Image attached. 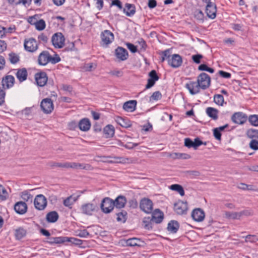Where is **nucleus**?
Returning <instances> with one entry per match:
<instances>
[{
	"mask_svg": "<svg viewBox=\"0 0 258 258\" xmlns=\"http://www.w3.org/2000/svg\"><path fill=\"white\" fill-rule=\"evenodd\" d=\"M140 209L147 214L151 213L153 209L152 201L148 198H143L140 202Z\"/></svg>",
	"mask_w": 258,
	"mask_h": 258,
	"instance_id": "nucleus-1",
	"label": "nucleus"
},
{
	"mask_svg": "<svg viewBox=\"0 0 258 258\" xmlns=\"http://www.w3.org/2000/svg\"><path fill=\"white\" fill-rule=\"evenodd\" d=\"M101 209L104 213H110L114 207L113 200L109 198H105L102 201Z\"/></svg>",
	"mask_w": 258,
	"mask_h": 258,
	"instance_id": "nucleus-2",
	"label": "nucleus"
},
{
	"mask_svg": "<svg viewBox=\"0 0 258 258\" xmlns=\"http://www.w3.org/2000/svg\"><path fill=\"white\" fill-rule=\"evenodd\" d=\"M65 38L61 33H56L53 35L51 41L53 45L56 48H61L64 45Z\"/></svg>",
	"mask_w": 258,
	"mask_h": 258,
	"instance_id": "nucleus-3",
	"label": "nucleus"
},
{
	"mask_svg": "<svg viewBox=\"0 0 258 258\" xmlns=\"http://www.w3.org/2000/svg\"><path fill=\"white\" fill-rule=\"evenodd\" d=\"M197 82L201 86V89L205 90L210 86L211 79L208 75L203 73L198 76Z\"/></svg>",
	"mask_w": 258,
	"mask_h": 258,
	"instance_id": "nucleus-4",
	"label": "nucleus"
},
{
	"mask_svg": "<svg viewBox=\"0 0 258 258\" xmlns=\"http://www.w3.org/2000/svg\"><path fill=\"white\" fill-rule=\"evenodd\" d=\"M206 3V13L207 16L211 19H214L216 16L217 9L215 4L211 2V0H203Z\"/></svg>",
	"mask_w": 258,
	"mask_h": 258,
	"instance_id": "nucleus-5",
	"label": "nucleus"
},
{
	"mask_svg": "<svg viewBox=\"0 0 258 258\" xmlns=\"http://www.w3.org/2000/svg\"><path fill=\"white\" fill-rule=\"evenodd\" d=\"M34 204L36 209L43 210L47 206L46 198L43 195H38L34 199Z\"/></svg>",
	"mask_w": 258,
	"mask_h": 258,
	"instance_id": "nucleus-6",
	"label": "nucleus"
},
{
	"mask_svg": "<svg viewBox=\"0 0 258 258\" xmlns=\"http://www.w3.org/2000/svg\"><path fill=\"white\" fill-rule=\"evenodd\" d=\"M40 106L44 113L46 114L51 113L53 110V102L50 98L43 99L41 102Z\"/></svg>",
	"mask_w": 258,
	"mask_h": 258,
	"instance_id": "nucleus-7",
	"label": "nucleus"
},
{
	"mask_svg": "<svg viewBox=\"0 0 258 258\" xmlns=\"http://www.w3.org/2000/svg\"><path fill=\"white\" fill-rule=\"evenodd\" d=\"M97 209L98 207L96 205L90 203L83 204L81 208L82 213L89 216L92 215Z\"/></svg>",
	"mask_w": 258,
	"mask_h": 258,
	"instance_id": "nucleus-8",
	"label": "nucleus"
},
{
	"mask_svg": "<svg viewBox=\"0 0 258 258\" xmlns=\"http://www.w3.org/2000/svg\"><path fill=\"white\" fill-rule=\"evenodd\" d=\"M25 49L31 52H35L38 48V44L37 42L34 38H29L28 40H25L24 42Z\"/></svg>",
	"mask_w": 258,
	"mask_h": 258,
	"instance_id": "nucleus-9",
	"label": "nucleus"
},
{
	"mask_svg": "<svg viewBox=\"0 0 258 258\" xmlns=\"http://www.w3.org/2000/svg\"><path fill=\"white\" fill-rule=\"evenodd\" d=\"M174 209L175 212L179 215L186 213L187 210V204L182 201H178L174 205Z\"/></svg>",
	"mask_w": 258,
	"mask_h": 258,
	"instance_id": "nucleus-10",
	"label": "nucleus"
},
{
	"mask_svg": "<svg viewBox=\"0 0 258 258\" xmlns=\"http://www.w3.org/2000/svg\"><path fill=\"white\" fill-rule=\"evenodd\" d=\"M231 119L235 123L242 124L246 122L247 116L244 113L238 112L233 114Z\"/></svg>",
	"mask_w": 258,
	"mask_h": 258,
	"instance_id": "nucleus-11",
	"label": "nucleus"
},
{
	"mask_svg": "<svg viewBox=\"0 0 258 258\" xmlns=\"http://www.w3.org/2000/svg\"><path fill=\"white\" fill-rule=\"evenodd\" d=\"M182 62L181 57L177 54L171 55V57L169 59L168 64L171 67L177 68L179 67Z\"/></svg>",
	"mask_w": 258,
	"mask_h": 258,
	"instance_id": "nucleus-12",
	"label": "nucleus"
},
{
	"mask_svg": "<svg viewBox=\"0 0 258 258\" xmlns=\"http://www.w3.org/2000/svg\"><path fill=\"white\" fill-rule=\"evenodd\" d=\"M50 54L47 51H43L38 57V63L40 66H46L49 62Z\"/></svg>",
	"mask_w": 258,
	"mask_h": 258,
	"instance_id": "nucleus-13",
	"label": "nucleus"
},
{
	"mask_svg": "<svg viewBox=\"0 0 258 258\" xmlns=\"http://www.w3.org/2000/svg\"><path fill=\"white\" fill-rule=\"evenodd\" d=\"M101 37L102 42L105 45L110 44L114 40L113 34L107 30H104L102 32Z\"/></svg>",
	"mask_w": 258,
	"mask_h": 258,
	"instance_id": "nucleus-14",
	"label": "nucleus"
},
{
	"mask_svg": "<svg viewBox=\"0 0 258 258\" xmlns=\"http://www.w3.org/2000/svg\"><path fill=\"white\" fill-rule=\"evenodd\" d=\"M35 78L37 84L40 87H43L46 84L48 79L45 72H40L36 74Z\"/></svg>",
	"mask_w": 258,
	"mask_h": 258,
	"instance_id": "nucleus-15",
	"label": "nucleus"
},
{
	"mask_svg": "<svg viewBox=\"0 0 258 258\" xmlns=\"http://www.w3.org/2000/svg\"><path fill=\"white\" fill-rule=\"evenodd\" d=\"M185 87L192 95L199 93L200 89H201L198 82H190L189 83H187Z\"/></svg>",
	"mask_w": 258,
	"mask_h": 258,
	"instance_id": "nucleus-16",
	"label": "nucleus"
},
{
	"mask_svg": "<svg viewBox=\"0 0 258 258\" xmlns=\"http://www.w3.org/2000/svg\"><path fill=\"white\" fill-rule=\"evenodd\" d=\"M115 55L119 60H125L128 57V52L125 48L118 47L115 49Z\"/></svg>",
	"mask_w": 258,
	"mask_h": 258,
	"instance_id": "nucleus-17",
	"label": "nucleus"
},
{
	"mask_svg": "<svg viewBox=\"0 0 258 258\" xmlns=\"http://www.w3.org/2000/svg\"><path fill=\"white\" fill-rule=\"evenodd\" d=\"M191 217L195 221L201 222L205 218V213L201 209H196L192 211Z\"/></svg>",
	"mask_w": 258,
	"mask_h": 258,
	"instance_id": "nucleus-18",
	"label": "nucleus"
},
{
	"mask_svg": "<svg viewBox=\"0 0 258 258\" xmlns=\"http://www.w3.org/2000/svg\"><path fill=\"white\" fill-rule=\"evenodd\" d=\"M14 209L18 214H24L27 212V206L24 202H18L15 204Z\"/></svg>",
	"mask_w": 258,
	"mask_h": 258,
	"instance_id": "nucleus-19",
	"label": "nucleus"
},
{
	"mask_svg": "<svg viewBox=\"0 0 258 258\" xmlns=\"http://www.w3.org/2000/svg\"><path fill=\"white\" fill-rule=\"evenodd\" d=\"M163 213L159 209H156L152 213L151 218L152 222L160 223L163 219Z\"/></svg>",
	"mask_w": 258,
	"mask_h": 258,
	"instance_id": "nucleus-20",
	"label": "nucleus"
},
{
	"mask_svg": "<svg viewBox=\"0 0 258 258\" xmlns=\"http://www.w3.org/2000/svg\"><path fill=\"white\" fill-rule=\"evenodd\" d=\"M136 100H130L125 102L123 105V109L128 112H133L136 107Z\"/></svg>",
	"mask_w": 258,
	"mask_h": 258,
	"instance_id": "nucleus-21",
	"label": "nucleus"
},
{
	"mask_svg": "<svg viewBox=\"0 0 258 258\" xmlns=\"http://www.w3.org/2000/svg\"><path fill=\"white\" fill-rule=\"evenodd\" d=\"M113 203H114V207L116 208H122L126 203V199L123 196H119L113 201Z\"/></svg>",
	"mask_w": 258,
	"mask_h": 258,
	"instance_id": "nucleus-22",
	"label": "nucleus"
},
{
	"mask_svg": "<svg viewBox=\"0 0 258 258\" xmlns=\"http://www.w3.org/2000/svg\"><path fill=\"white\" fill-rule=\"evenodd\" d=\"M71 168L74 169H85L90 170L93 169L92 167L89 164H82L77 162H72Z\"/></svg>",
	"mask_w": 258,
	"mask_h": 258,
	"instance_id": "nucleus-23",
	"label": "nucleus"
},
{
	"mask_svg": "<svg viewBox=\"0 0 258 258\" xmlns=\"http://www.w3.org/2000/svg\"><path fill=\"white\" fill-rule=\"evenodd\" d=\"M78 126L80 130L83 131H87L90 128L91 123L88 119L84 118L80 120Z\"/></svg>",
	"mask_w": 258,
	"mask_h": 258,
	"instance_id": "nucleus-24",
	"label": "nucleus"
},
{
	"mask_svg": "<svg viewBox=\"0 0 258 258\" xmlns=\"http://www.w3.org/2000/svg\"><path fill=\"white\" fill-rule=\"evenodd\" d=\"M69 241L70 240L67 237H56L50 238L48 242L50 244H59Z\"/></svg>",
	"mask_w": 258,
	"mask_h": 258,
	"instance_id": "nucleus-25",
	"label": "nucleus"
},
{
	"mask_svg": "<svg viewBox=\"0 0 258 258\" xmlns=\"http://www.w3.org/2000/svg\"><path fill=\"white\" fill-rule=\"evenodd\" d=\"M16 76L20 82H23L27 79V71L25 68L19 69L17 71Z\"/></svg>",
	"mask_w": 258,
	"mask_h": 258,
	"instance_id": "nucleus-26",
	"label": "nucleus"
},
{
	"mask_svg": "<svg viewBox=\"0 0 258 258\" xmlns=\"http://www.w3.org/2000/svg\"><path fill=\"white\" fill-rule=\"evenodd\" d=\"M15 79L12 76H8L5 79H4L2 81V84L3 87L5 88V86L7 88H9L12 87L14 83Z\"/></svg>",
	"mask_w": 258,
	"mask_h": 258,
	"instance_id": "nucleus-27",
	"label": "nucleus"
},
{
	"mask_svg": "<svg viewBox=\"0 0 258 258\" xmlns=\"http://www.w3.org/2000/svg\"><path fill=\"white\" fill-rule=\"evenodd\" d=\"M116 160L114 162L122 164H131L134 163V160L131 158L124 157H114ZM109 162H113V161H108Z\"/></svg>",
	"mask_w": 258,
	"mask_h": 258,
	"instance_id": "nucleus-28",
	"label": "nucleus"
},
{
	"mask_svg": "<svg viewBox=\"0 0 258 258\" xmlns=\"http://www.w3.org/2000/svg\"><path fill=\"white\" fill-rule=\"evenodd\" d=\"M30 190H24L21 192L20 194V197L22 200L25 202H32L33 196L30 193Z\"/></svg>",
	"mask_w": 258,
	"mask_h": 258,
	"instance_id": "nucleus-29",
	"label": "nucleus"
},
{
	"mask_svg": "<svg viewBox=\"0 0 258 258\" xmlns=\"http://www.w3.org/2000/svg\"><path fill=\"white\" fill-rule=\"evenodd\" d=\"M78 197H75L71 196L63 200V204L64 206L71 208L72 206L78 200Z\"/></svg>",
	"mask_w": 258,
	"mask_h": 258,
	"instance_id": "nucleus-30",
	"label": "nucleus"
},
{
	"mask_svg": "<svg viewBox=\"0 0 258 258\" xmlns=\"http://www.w3.org/2000/svg\"><path fill=\"white\" fill-rule=\"evenodd\" d=\"M206 113L207 115L212 118L214 120H216L218 118V111L217 109L209 107L206 109Z\"/></svg>",
	"mask_w": 258,
	"mask_h": 258,
	"instance_id": "nucleus-31",
	"label": "nucleus"
},
{
	"mask_svg": "<svg viewBox=\"0 0 258 258\" xmlns=\"http://www.w3.org/2000/svg\"><path fill=\"white\" fill-rule=\"evenodd\" d=\"M116 122L123 127L127 128L131 126L130 121L125 119L121 117H117L115 119Z\"/></svg>",
	"mask_w": 258,
	"mask_h": 258,
	"instance_id": "nucleus-32",
	"label": "nucleus"
},
{
	"mask_svg": "<svg viewBox=\"0 0 258 258\" xmlns=\"http://www.w3.org/2000/svg\"><path fill=\"white\" fill-rule=\"evenodd\" d=\"M58 218V215L55 211H52L46 215V220L48 222L53 223L56 222Z\"/></svg>",
	"mask_w": 258,
	"mask_h": 258,
	"instance_id": "nucleus-33",
	"label": "nucleus"
},
{
	"mask_svg": "<svg viewBox=\"0 0 258 258\" xmlns=\"http://www.w3.org/2000/svg\"><path fill=\"white\" fill-rule=\"evenodd\" d=\"M124 12L128 16H133L135 13V8L132 4H127L123 10Z\"/></svg>",
	"mask_w": 258,
	"mask_h": 258,
	"instance_id": "nucleus-34",
	"label": "nucleus"
},
{
	"mask_svg": "<svg viewBox=\"0 0 258 258\" xmlns=\"http://www.w3.org/2000/svg\"><path fill=\"white\" fill-rule=\"evenodd\" d=\"M179 228L177 222L175 221H170L168 225V230L172 233H176Z\"/></svg>",
	"mask_w": 258,
	"mask_h": 258,
	"instance_id": "nucleus-35",
	"label": "nucleus"
},
{
	"mask_svg": "<svg viewBox=\"0 0 258 258\" xmlns=\"http://www.w3.org/2000/svg\"><path fill=\"white\" fill-rule=\"evenodd\" d=\"M169 188L174 191H177L181 196L184 195V190L181 185L174 184L170 185Z\"/></svg>",
	"mask_w": 258,
	"mask_h": 258,
	"instance_id": "nucleus-36",
	"label": "nucleus"
},
{
	"mask_svg": "<svg viewBox=\"0 0 258 258\" xmlns=\"http://www.w3.org/2000/svg\"><path fill=\"white\" fill-rule=\"evenodd\" d=\"M103 132L106 138L111 137L114 134V127L111 125H107L104 128Z\"/></svg>",
	"mask_w": 258,
	"mask_h": 258,
	"instance_id": "nucleus-37",
	"label": "nucleus"
},
{
	"mask_svg": "<svg viewBox=\"0 0 258 258\" xmlns=\"http://www.w3.org/2000/svg\"><path fill=\"white\" fill-rule=\"evenodd\" d=\"M239 212H228L226 211L224 213V216L225 217L228 219H239L240 216H239Z\"/></svg>",
	"mask_w": 258,
	"mask_h": 258,
	"instance_id": "nucleus-38",
	"label": "nucleus"
},
{
	"mask_svg": "<svg viewBox=\"0 0 258 258\" xmlns=\"http://www.w3.org/2000/svg\"><path fill=\"white\" fill-rule=\"evenodd\" d=\"M9 3L16 5H22L25 7L29 6L31 0H8Z\"/></svg>",
	"mask_w": 258,
	"mask_h": 258,
	"instance_id": "nucleus-39",
	"label": "nucleus"
},
{
	"mask_svg": "<svg viewBox=\"0 0 258 258\" xmlns=\"http://www.w3.org/2000/svg\"><path fill=\"white\" fill-rule=\"evenodd\" d=\"M170 156L174 159H187L190 158V156L185 153H173L171 154Z\"/></svg>",
	"mask_w": 258,
	"mask_h": 258,
	"instance_id": "nucleus-40",
	"label": "nucleus"
},
{
	"mask_svg": "<svg viewBox=\"0 0 258 258\" xmlns=\"http://www.w3.org/2000/svg\"><path fill=\"white\" fill-rule=\"evenodd\" d=\"M143 222L144 224V227L146 229H150L152 228V219L151 217H147L143 219Z\"/></svg>",
	"mask_w": 258,
	"mask_h": 258,
	"instance_id": "nucleus-41",
	"label": "nucleus"
},
{
	"mask_svg": "<svg viewBox=\"0 0 258 258\" xmlns=\"http://www.w3.org/2000/svg\"><path fill=\"white\" fill-rule=\"evenodd\" d=\"M117 215V221L118 222H121L124 223L125 222L126 220V216L127 213L126 212L123 211L120 213H118L116 214Z\"/></svg>",
	"mask_w": 258,
	"mask_h": 258,
	"instance_id": "nucleus-42",
	"label": "nucleus"
},
{
	"mask_svg": "<svg viewBox=\"0 0 258 258\" xmlns=\"http://www.w3.org/2000/svg\"><path fill=\"white\" fill-rule=\"evenodd\" d=\"M247 136L249 138H258V130L255 129H249L247 131Z\"/></svg>",
	"mask_w": 258,
	"mask_h": 258,
	"instance_id": "nucleus-43",
	"label": "nucleus"
},
{
	"mask_svg": "<svg viewBox=\"0 0 258 258\" xmlns=\"http://www.w3.org/2000/svg\"><path fill=\"white\" fill-rule=\"evenodd\" d=\"M9 59L12 63L15 64L19 61V56L18 54L11 52L9 54Z\"/></svg>",
	"mask_w": 258,
	"mask_h": 258,
	"instance_id": "nucleus-44",
	"label": "nucleus"
},
{
	"mask_svg": "<svg viewBox=\"0 0 258 258\" xmlns=\"http://www.w3.org/2000/svg\"><path fill=\"white\" fill-rule=\"evenodd\" d=\"M214 100L215 103L220 106H222L224 102L223 96L220 94L215 95L214 97Z\"/></svg>",
	"mask_w": 258,
	"mask_h": 258,
	"instance_id": "nucleus-45",
	"label": "nucleus"
},
{
	"mask_svg": "<svg viewBox=\"0 0 258 258\" xmlns=\"http://www.w3.org/2000/svg\"><path fill=\"white\" fill-rule=\"evenodd\" d=\"M26 231L23 228H19L16 230L15 236L17 239H21L26 235Z\"/></svg>",
	"mask_w": 258,
	"mask_h": 258,
	"instance_id": "nucleus-46",
	"label": "nucleus"
},
{
	"mask_svg": "<svg viewBox=\"0 0 258 258\" xmlns=\"http://www.w3.org/2000/svg\"><path fill=\"white\" fill-rule=\"evenodd\" d=\"M75 235L82 238H86L89 235V233L85 229L75 231Z\"/></svg>",
	"mask_w": 258,
	"mask_h": 258,
	"instance_id": "nucleus-47",
	"label": "nucleus"
},
{
	"mask_svg": "<svg viewBox=\"0 0 258 258\" xmlns=\"http://www.w3.org/2000/svg\"><path fill=\"white\" fill-rule=\"evenodd\" d=\"M140 241V240L136 238H133L127 239L126 241V244L127 246H135L137 245H139L138 242Z\"/></svg>",
	"mask_w": 258,
	"mask_h": 258,
	"instance_id": "nucleus-48",
	"label": "nucleus"
},
{
	"mask_svg": "<svg viewBox=\"0 0 258 258\" xmlns=\"http://www.w3.org/2000/svg\"><path fill=\"white\" fill-rule=\"evenodd\" d=\"M34 23H35L36 29L38 30H42L45 27V22L43 20L41 19Z\"/></svg>",
	"mask_w": 258,
	"mask_h": 258,
	"instance_id": "nucleus-49",
	"label": "nucleus"
},
{
	"mask_svg": "<svg viewBox=\"0 0 258 258\" xmlns=\"http://www.w3.org/2000/svg\"><path fill=\"white\" fill-rule=\"evenodd\" d=\"M8 197V194L5 188L2 185H0V199L2 200H5Z\"/></svg>",
	"mask_w": 258,
	"mask_h": 258,
	"instance_id": "nucleus-50",
	"label": "nucleus"
},
{
	"mask_svg": "<svg viewBox=\"0 0 258 258\" xmlns=\"http://www.w3.org/2000/svg\"><path fill=\"white\" fill-rule=\"evenodd\" d=\"M249 121L253 126H258V115H250L248 118Z\"/></svg>",
	"mask_w": 258,
	"mask_h": 258,
	"instance_id": "nucleus-51",
	"label": "nucleus"
},
{
	"mask_svg": "<svg viewBox=\"0 0 258 258\" xmlns=\"http://www.w3.org/2000/svg\"><path fill=\"white\" fill-rule=\"evenodd\" d=\"M239 213V216H240V218L242 216H252L253 214V211L252 210H249V209H247V210H243L242 211H240Z\"/></svg>",
	"mask_w": 258,
	"mask_h": 258,
	"instance_id": "nucleus-52",
	"label": "nucleus"
},
{
	"mask_svg": "<svg viewBox=\"0 0 258 258\" xmlns=\"http://www.w3.org/2000/svg\"><path fill=\"white\" fill-rule=\"evenodd\" d=\"M95 68H96V65L93 64V63H86L83 67L84 70L85 71H88V72H91V71L95 70Z\"/></svg>",
	"mask_w": 258,
	"mask_h": 258,
	"instance_id": "nucleus-53",
	"label": "nucleus"
},
{
	"mask_svg": "<svg viewBox=\"0 0 258 258\" xmlns=\"http://www.w3.org/2000/svg\"><path fill=\"white\" fill-rule=\"evenodd\" d=\"M128 206L132 209H136L138 207V203L136 199H132L128 202Z\"/></svg>",
	"mask_w": 258,
	"mask_h": 258,
	"instance_id": "nucleus-54",
	"label": "nucleus"
},
{
	"mask_svg": "<svg viewBox=\"0 0 258 258\" xmlns=\"http://www.w3.org/2000/svg\"><path fill=\"white\" fill-rule=\"evenodd\" d=\"M258 241V237L256 235H248L245 237L246 242H254Z\"/></svg>",
	"mask_w": 258,
	"mask_h": 258,
	"instance_id": "nucleus-55",
	"label": "nucleus"
},
{
	"mask_svg": "<svg viewBox=\"0 0 258 258\" xmlns=\"http://www.w3.org/2000/svg\"><path fill=\"white\" fill-rule=\"evenodd\" d=\"M161 94L159 91H156L153 93L152 96L150 97V100H158L161 98Z\"/></svg>",
	"mask_w": 258,
	"mask_h": 258,
	"instance_id": "nucleus-56",
	"label": "nucleus"
},
{
	"mask_svg": "<svg viewBox=\"0 0 258 258\" xmlns=\"http://www.w3.org/2000/svg\"><path fill=\"white\" fill-rule=\"evenodd\" d=\"M249 147L251 149L258 150V141L256 140H252L249 143Z\"/></svg>",
	"mask_w": 258,
	"mask_h": 258,
	"instance_id": "nucleus-57",
	"label": "nucleus"
},
{
	"mask_svg": "<svg viewBox=\"0 0 258 258\" xmlns=\"http://www.w3.org/2000/svg\"><path fill=\"white\" fill-rule=\"evenodd\" d=\"M195 17L198 20H202L204 18V14L200 10H197L195 12Z\"/></svg>",
	"mask_w": 258,
	"mask_h": 258,
	"instance_id": "nucleus-58",
	"label": "nucleus"
},
{
	"mask_svg": "<svg viewBox=\"0 0 258 258\" xmlns=\"http://www.w3.org/2000/svg\"><path fill=\"white\" fill-rule=\"evenodd\" d=\"M149 77L150 79L157 81L159 79L156 72L155 70L151 71L149 73Z\"/></svg>",
	"mask_w": 258,
	"mask_h": 258,
	"instance_id": "nucleus-59",
	"label": "nucleus"
},
{
	"mask_svg": "<svg viewBox=\"0 0 258 258\" xmlns=\"http://www.w3.org/2000/svg\"><path fill=\"white\" fill-rule=\"evenodd\" d=\"M203 55L201 54H196L192 56V59L193 61L196 63H200L201 62V59L203 58Z\"/></svg>",
	"mask_w": 258,
	"mask_h": 258,
	"instance_id": "nucleus-60",
	"label": "nucleus"
},
{
	"mask_svg": "<svg viewBox=\"0 0 258 258\" xmlns=\"http://www.w3.org/2000/svg\"><path fill=\"white\" fill-rule=\"evenodd\" d=\"M60 61V58L57 55H55V56L53 57L50 55V61L51 63L55 64Z\"/></svg>",
	"mask_w": 258,
	"mask_h": 258,
	"instance_id": "nucleus-61",
	"label": "nucleus"
},
{
	"mask_svg": "<svg viewBox=\"0 0 258 258\" xmlns=\"http://www.w3.org/2000/svg\"><path fill=\"white\" fill-rule=\"evenodd\" d=\"M184 145L188 148H194L193 141L189 138L184 140Z\"/></svg>",
	"mask_w": 258,
	"mask_h": 258,
	"instance_id": "nucleus-62",
	"label": "nucleus"
},
{
	"mask_svg": "<svg viewBox=\"0 0 258 258\" xmlns=\"http://www.w3.org/2000/svg\"><path fill=\"white\" fill-rule=\"evenodd\" d=\"M213 133L215 138L219 141L221 139V134L218 129L214 128L213 130Z\"/></svg>",
	"mask_w": 258,
	"mask_h": 258,
	"instance_id": "nucleus-63",
	"label": "nucleus"
},
{
	"mask_svg": "<svg viewBox=\"0 0 258 258\" xmlns=\"http://www.w3.org/2000/svg\"><path fill=\"white\" fill-rule=\"evenodd\" d=\"M127 48L133 53H135L137 51V49L136 46L132 43H128L126 44Z\"/></svg>",
	"mask_w": 258,
	"mask_h": 258,
	"instance_id": "nucleus-64",
	"label": "nucleus"
}]
</instances>
